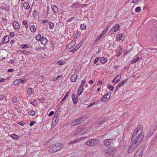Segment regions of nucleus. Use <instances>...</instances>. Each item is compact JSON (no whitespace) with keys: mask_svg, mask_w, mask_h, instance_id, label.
I'll return each instance as SVG.
<instances>
[{"mask_svg":"<svg viewBox=\"0 0 157 157\" xmlns=\"http://www.w3.org/2000/svg\"><path fill=\"white\" fill-rule=\"evenodd\" d=\"M114 150V148L113 147H108L107 149H104V153L106 156V157L109 156Z\"/></svg>","mask_w":157,"mask_h":157,"instance_id":"3","label":"nucleus"},{"mask_svg":"<svg viewBox=\"0 0 157 157\" xmlns=\"http://www.w3.org/2000/svg\"><path fill=\"white\" fill-rule=\"evenodd\" d=\"M58 64L59 65H62L64 63L63 62L62 60H59L58 62Z\"/></svg>","mask_w":157,"mask_h":157,"instance_id":"44","label":"nucleus"},{"mask_svg":"<svg viewBox=\"0 0 157 157\" xmlns=\"http://www.w3.org/2000/svg\"><path fill=\"white\" fill-rule=\"evenodd\" d=\"M40 41L41 43L44 45H45L48 41L47 39L45 37H42Z\"/></svg>","mask_w":157,"mask_h":157,"instance_id":"15","label":"nucleus"},{"mask_svg":"<svg viewBox=\"0 0 157 157\" xmlns=\"http://www.w3.org/2000/svg\"><path fill=\"white\" fill-rule=\"evenodd\" d=\"M37 13L36 10H35L33 12V16H37Z\"/></svg>","mask_w":157,"mask_h":157,"instance_id":"50","label":"nucleus"},{"mask_svg":"<svg viewBox=\"0 0 157 157\" xmlns=\"http://www.w3.org/2000/svg\"><path fill=\"white\" fill-rule=\"evenodd\" d=\"M22 23L24 25L26 26V25H28L27 22L26 21H23Z\"/></svg>","mask_w":157,"mask_h":157,"instance_id":"55","label":"nucleus"},{"mask_svg":"<svg viewBox=\"0 0 157 157\" xmlns=\"http://www.w3.org/2000/svg\"><path fill=\"white\" fill-rule=\"evenodd\" d=\"M78 118L75 121H74L71 124L73 126H75L78 124Z\"/></svg>","mask_w":157,"mask_h":157,"instance_id":"25","label":"nucleus"},{"mask_svg":"<svg viewBox=\"0 0 157 157\" xmlns=\"http://www.w3.org/2000/svg\"><path fill=\"white\" fill-rule=\"evenodd\" d=\"M152 40L153 42L157 43V35H156L155 37H154Z\"/></svg>","mask_w":157,"mask_h":157,"instance_id":"45","label":"nucleus"},{"mask_svg":"<svg viewBox=\"0 0 157 157\" xmlns=\"http://www.w3.org/2000/svg\"><path fill=\"white\" fill-rule=\"evenodd\" d=\"M99 60V58L98 57H97L94 61V63H96Z\"/></svg>","mask_w":157,"mask_h":157,"instance_id":"48","label":"nucleus"},{"mask_svg":"<svg viewBox=\"0 0 157 157\" xmlns=\"http://www.w3.org/2000/svg\"><path fill=\"white\" fill-rule=\"evenodd\" d=\"M13 25L14 29L16 30H18L20 28L19 25L17 21H13Z\"/></svg>","mask_w":157,"mask_h":157,"instance_id":"8","label":"nucleus"},{"mask_svg":"<svg viewBox=\"0 0 157 157\" xmlns=\"http://www.w3.org/2000/svg\"><path fill=\"white\" fill-rule=\"evenodd\" d=\"M62 147V144L60 143H57L53 144L52 146V152H54L59 151L61 149Z\"/></svg>","mask_w":157,"mask_h":157,"instance_id":"2","label":"nucleus"},{"mask_svg":"<svg viewBox=\"0 0 157 157\" xmlns=\"http://www.w3.org/2000/svg\"><path fill=\"white\" fill-rule=\"evenodd\" d=\"M97 140L95 139L90 140L86 141L85 144L87 145L93 146Z\"/></svg>","mask_w":157,"mask_h":157,"instance_id":"6","label":"nucleus"},{"mask_svg":"<svg viewBox=\"0 0 157 157\" xmlns=\"http://www.w3.org/2000/svg\"><path fill=\"white\" fill-rule=\"evenodd\" d=\"M72 98L74 104H76L78 102L77 97L76 94L74 93L72 96Z\"/></svg>","mask_w":157,"mask_h":157,"instance_id":"9","label":"nucleus"},{"mask_svg":"<svg viewBox=\"0 0 157 157\" xmlns=\"http://www.w3.org/2000/svg\"><path fill=\"white\" fill-rule=\"evenodd\" d=\"M26 82V80H20V82L23 83H25Z\"/></svg>","mask_w":157,"mask_h":157,"instance_id":"64","label":"nucleus"},{"mask_svg":"<svg viewBox=\"0 0 157 157\" xmlns=\"http://www.w3.org/2000/svg\"><path fill=\"white\" fill-rule=\"evenodd\" d=\"M12 101L13 102L16 103L17 102V98H13L12 99Z\"/></svg>","mask_w":157,"mask_h":157,"instance_id":"46","label":"nucleus"},{"mask_svg":"<svg viewBox=\"0 0 157 157\" xmlns=\"http://www.w3.org/2000/svg\"><path fill=\"white\" fill-rule=\"evenodd\" d=\"M78 49V44H77L75 47L74 48L71 49L70 52H74L76 51Z\"/></svg>","mask_w":157,"mask_h":157,"instance_id":"22","label":"nucleus"},{"mask_svg":"<svg viewBox=\"0 0 157 157\" xmlns=\"http://www.w3.org/2000/svg\"><path fill=\"white\" fill-rule=\"evenodd\" d=\"M44 78V77L42 76H40L39 78V81L40 82H42L43 81V79Z\"/></svg>","mask_w":157,"mask_h":157,"instance_id":"40","label":"nucleus"},{"mask_svg":"<svg viewBox=\"0 0 157 157\" xmlns=\"http://www.w3.org/2000/svg\"><path fill=\"white\" fill-rule=\"evenodd\" d=\"M14 34L13 32H11L10 33V37H12L14 36Z\"/></svg>","mask_w":157,"mask_h":157,"instance_id":"54","label":"nucleus"},{"mask_svg":"<svg viewBox=\"0 0 157 157\" xmlns=\"http://www.w3.org/2000/svg\"><path fill=\"white\" fill-rule=\"evenodd\" d=\"M105 120V119L104 118H102L101 120V121L100 120V122H99V123L100 124H101L102 123H103V122Z\"/></svg>","mask_w":157,"mask_h":157,"instance_id":"61","label":"nucleus"},{"mask_svg":"<svg viewBox=\"0 0 157 157\" xmlns=\"http://www.w3.org/2000/svg\"><path fill=\"white\" fill-rule=\"evenodd\" d=\"M70 92L69 91L67 92L66 93V94L64 96L63 98L62 99L61 102L62 101H64L66 99V98L68 96Z\"/></svg>","mask_w":157,"mask_h":157,"instance_id":"26","label":"nucleus"},{"mask_svg":"<svg viewBox=\"0 0 157 157\" xmlns=\"http://www.w3.org/2000/svg\"><path fill=\"white\" fill-rule=\"evenodd\" d=\"M85 82V80H83L81 82V86H83Z\"/></svg>","mask_w":157,"mask_h":157,"instance_id":"59","label":"nucleus"},{"mask_svg":"<svg viewBox=\"0 0 157 157\" xmlns=\"http://www.w3.org/2000/svg\"><path fill=\"white\" fill-rule=\"evenodd\" d=\"M135 11L136 12H140V8L139 7H137L135 9Z\"/></svg>","mask_w":157,"mask_h":157,"instance_id":"42","label":"nucleus"},{"mask_svg":"<svg viewBox=\"0 0 157 157\" xmlns=\"http://www.w3.org/2000/svg\"><path fill=\"white\" fill-rule=\"evenodd\" d=\"M78 5V3L76 2V3L72 4L71 6V7L73 8H76L77 7Z\"/></svg>","mask_w":157,"mask_h":157,"instance_id":"35","label":"nucleus"},{"mask_svg":"<svg viewBox=\"0 0 157 157\" xmlns=\"http://www.w3.org/2000/svg\"><path fill=\"white\" fill-rule=\"evenodd\" d=\"M5 98V96L3 95H0V101L2 100Z\"/></svg>","mask_w":157,"mask_h":157,"instance_id":"53","label":"nucleus"},{"mask_svg":"<svg viewBox=\"0 0 157 157\" xmlns=\"http://www.w3.org/2000/svg\"><path fill=\"white\" fill-rule=\"evenodd\" d=\"M139 57H137L136 58L134 59V60H133L132 61V63H135L138 60H139Z\"/></svg>","mask_w":157,"mask_h":157,"instance_id":"39","label":"nucleus"},{"mask_svg":"<svg viewBox=\"0 0 157 157\" xmlns=\"http://www.w3.org/2000/svg\"><path fill=\"white\" fill-rule=\"evenodd\" d=\"M30 30L32 32H34L36 31L35 27L34 25H32L30 27Z\"/></svg>","mask_w":157,"mask_h":157,"instance_id":"30","label":"nucleus"},{"mask_svg":"<svg viewBox=\"0 0 157 157\" xmlns=\"http://www.w3.org/2000/svg\"><path fill=\"white\" fill-rule=\"evenodd\" d=\"M86 29V26L83 24L80 25V29L82 30H84Z\"/></svg>","mask_w":157,"mask_h":157,"instance_id":"32","label":"nucleus"},{"mask_svg":"<svg viewBox=\"0 0 157 157\" xmlns=\"http://www.w3.org/2000/svg\"><path fill=\"white\" fill-rule=\"evenodd\" d=\"M23 6L25 9H28L30 7L29 4L27 2H25L23 4Z\"/></svg>","mask_w":157,"mask_h":157,"instance_id":"20","label":"nucleus"},{"mask_svg":"<svg viewBox=\"0 0 157 157\" xmlns=\"http://www.w3.org/2000/svg\"><path fill=\"white\" fill-rule=\"evenodd\" d=\"M41 38L42 37H41V36L39 34V35H37L36 36V40L37 41H39L40 40Z\"/></svg>","mask_w":157,"mask_h":157,"instance_id":"36","label":"nucleus"},{"mask_svg":"<svg viewBox=\"0 0 157 157\" xmlns=\"http://www.w3.org/2000/svg\"><path fill=\"white\" fill-rule=\"evenodd\" d=\"M140 0H132V2L133 3H136L138 2Z\"/></svg>","mask_w":157,"mask_h":157,"instance_id":"62","label":"nucleus"},{"mask_svg":"<svg viewBox=\"0 0 157 157\" xmlns=\"http://www.w3.org/2000/svg\"><path fill=\"white\" fill-rule=\"evenodd\" d=\"M9 39V37L8 36H6L4 37L2 40V42L3 43H7Z\"/></svg>","mask_w":157,"mask_h":157,"instance_id":"16","label":"nucleus"},{"mask_svg":"<svg viewBox=\"0 0 157 157\" xmlns=\"http://www.w3.org/2000/svg\"><path fill=\"white\" fill-rule=\"evenodd\" d=\"M155 130V129L154 128H151L147 134L146 136L147 138L150 137L154 132Z\"/></svg>","mask_w":157,"mask_h":157,"instance_id":"7","label":"nucleus"},{"mask_svg":"<svg viewBox=\"0 0 157 157\" xmlns=\"http://www.w3.org/2000/svg\"><path fill=\"white\" fill-rule=\"evenodd\" d=\"M119 27H120V26H119V25L117 24L116 25V26H115V27H114V32H116L118 30V29L119 28Z\"/></svg>","mask_w":157,"mask_h":157,"instance_id":"33","label":"nucleus"},{"mask_svg":"<svg viewBox=\"0 0 157 157\" xmlns=\"http://www.w3.org/2000/svg\"><path fill=\"white\" fill-rule=\"evenodd\" d=\"M49 28L50 29H53L54 26V24L50 21L49 22Z\"/></svg>","mask_w":157,"mask_h":157,"instance_id":"29","label":"nucleus"},{"mask_svg":"<svg viewBox=\"0 0 157 157\" xmlns=\"http://www.w3.org/2000/svg\"><path fill=\"white\" fill-rule=\"evenodd\" d=\"M77 75L75 74H73L71 77V81L73 82H75L77 79Z\"/></svg>","mask_w":157,"mask_h":157,"instance_id":"18","label":"nucleus"},{"mask_svg":"<svg viewBox=\"0 0 157 157\" xmlns=\"http://www.w3.org/2000/svg\"><path fill=\"white\" fill-rule=\"evenodd\" d=\"M75 44V41H72L70 43L67 44L66 46V48L68 49H70Z\"/></svg>","mask_w":157,"mask_h":157,"instance_id":"13","label":"nucleus"},{"mask_svg":"<svg viewBox=\"0 0 157 157\" xmlns=\"http://www.w3.org/2000/svg\"><path fill=\"white\" fill-rule=\"evenodd\" d=\"M100 61L101 63H105L106 62L107 60L104 57H102Z\"/></svg>","mask_w":157,"mask_h":157,"instance_id":"31","label":"nucleus"},{"mask_svg":"<svg viewBox=\"0 0 157 157\" xmlns=\"http://www.w3.org/2000/svg\"><path fill=\"white\" fill-rule=\"evenodd\" d=\"M54 113V112L53 111H51L49 114L48 116H52Z\"/></svg>","mask_w":157,"mask_h":157,"instance_id":"58","label":"nucleus"},{"mask_svg":"<svg viewBox=\"0 0 157 157\" xmlns=\"http://www.w3.org/2000/svg\"><path fill=\"white\" fill-rule=\"evenodd\" d=\"M108 29V28H106L104 29V30L102 32L104 33V34H105L107 32Z\"/></svg>","mask_w":157,"mask_h":157,"instance_id":"57","label":"nucleus"},{"mask_svg":"<svg viewBox=\"0 0 157 157\" xmlns=\"http://www.w3.org/2000/svg\"><path fill=\"white\" fill-rule=\"evenodd\" d=\"M85 127H84V128H80L81 130L80 131V132H81V131H83V132H84V133H85V132L86 131V128H85Z\"/></svg>","mask_w":157,"mask_h":157,"instance_id":"51","label":"nucleus"},{"mask_svg":"<svg viewBox=\"0 0 157 157\" xmlns=\"http://www.w3.org/2000/svg\"><path fill=\"white\" fill-rule=\"evenodd\" d=\"M56 119L55 117H53L52 120V123H53L54 121H55V123L57 122V121H56Z\"/></svg>","mask_w":157,"mask_h":157,"instance_id":"52","label":"nucleus"},{"mask_svg":"<svg viewBox=\"0 0 157 157\" xmlns=\"http://www.w3.org/2000/svg\"><path fill=\"white\" fill-rule=\"evenodd\" d=\"M102 37L101 35H100L99 36H98L95 39V41H98Z\"/></svg>","mask_w":157,"mask_h":157,"instance_id":"43","label":"nucleus"},{"mask_svg":"<svg viewBox=\"0 0 157 157\" xmlns=\"http://www.w3.org/2000/svg\"><path fill=\"white\" fill-rule=\"evenodd\" d=\"M80 89H79V90H81L80 91V93H79V95H80L82 92V91L83 90V87L82 86H80Z\"/></svg>","mask_w":157,"mask_h":157,"instance_id":"41","label":"nucleus"},{"mask_svg":"<svg viewBox=\"0 0 157 157\" xmlns=\"http://www.w3.org/2000/svg\"><path fill=\"white\" fill-rule=\"evenodd\" d=\"M121 52H117L116 55L117 56H119L121 55Z\"/></svg>","mask_w":157,"mask_h":157,"instance_id":"63","label":"nucleus"},{"mask_svg":"<svg viewBox=\"0 0 157 157\" xmlns=\"http://www.w3.org/2000/svg\"><path fill=\"white\" fill-rule=\"evenodd\" d=\"M122 37V35L121 34H119L117 35L116 36V38L119 40H121Z\"/></svg>","mask_w":157,"mask_h":157,"instance_id":"34","label":"nucleus"},{"mask_svg":"<svg viewBox=\"0 0 157 157\" xmlns=\"http://www.w3.org/2000/svg\"><path fill=\"white\" fill-rule=\"evenodd\" d=\"M111 95L110 93L107 92L102 97L101 101L102 102L106 101L110 98Z\"/></svg>","mask_w":157,"mask_h":157,"instance_id":"5","label":"nucleus"},{"mask_svg":"<svg viewBox=\"0 0 157 157\" xmlns=\"http://www.w3.org/2000/svg\"><path fill=\"white\" fill-rule=\"evenodd\" d=\"M23 54H27L29 53V52L25 50L23 51Z\"/></svg>","mask_w":157,"mask_h":157,"instance_id":"60","label":"nucleus"},{"mask_svg":"<svg viewBox=\"0 0 157 157\" xmlns=\"http://www.w3.org/2000/svg\"><path fill=\"white\" fill-rule=\"evenodd\" d=\"M151 28L154 32L157 33V22H154L152 25V27Z\"/></svg>","mask_w":157,"mask_h":157,"instance_id":"10","label":"nucleus"},{"mask_svg":"<svg viewBox=\"0 0 157 157\" xmlns=\"http://www.w3.org/2000/svg\"><path fill=\"white\" fill-rule=\"evenodd\" d=\"M86 117L85 116H83L82 117L79 118V124L81 123L82 122L86 119Z\"/></svg>","mask_w":157,"mask_h":157,"instance_id":"23","label":"nucleus"},{"mask_svg":"<svg viewBox=\"0 0 157 157\" xmlns=\"http://www.w3.org/2000/svg\"><path fill=\"white\" fill-rule=\"evenodd\" d=\"M143 152L142 150H139L136 153L135 157H142Z\"/></svg>","mask_w":157,"mask_h":157,"instance_id":"14","label":"nucleus"},{"mask_svg":"<svg viewBox=\"0 0 157 157\" xmlns=\"http://www.w3.org/2000/svg\"><path fill=\"white\" fill-rule=\"evenodd\" d=\"M127 79H126L125 80H124L121 82L119 83L118 84L117 86L116 87V89H118V88L121 87V86L124 84L126 82V81L127 80Z\"/></svg>","mask_w":157,"mask_h":157,"instance_id":"17","label":"nucleus"},{"mask_svg":"<svg viewBox=\"0 0 157 157\" xmlns=\"http://www.w3.org/2000/svg\"><path fill=\"white\" fill-rule=\"evenodd\" d=\"M20 79H16L14 81L13 84L15 85L19 84L20 83Z\"/></svg>","mask_w":157,"mask_h":157,"instance_id":"28","label":"nucleus"},{"mask_svg":"<svg viewBox=\"0 0 157 157\" xmlns=\"http://www.w3.org/2000/svg\"><path fill=\"white\" fill-rule=\"evenodd\" d=\"M29 113L30 115L33 116L35 115V112L33 110H30L29 112Z\"/></svg>","mask_w":157,"mask_h":157,"instance_id":"37","label":"nucleus"},{"mask_svg":"<svg viewBox=\"0 0 157 157\" xmlns=\"http://www.w3.org/2000/svg\"><path fill=\"white\" fill-rule=\"evenodd\" d=\"M30 103L34 105H37V101L36 100H34L33 101L32 103Z\"/></svg>","mask_w":157,"mask_h":157,"instance_id":"49","label":"nucleus"},{"mask_svg":"<svg viewBox=\"0 0 157 157\" xmlns=\"http://www.w3.org/2000/svg\"><path fill=\"white\" fill-rule=\"evenodd\" d=\"M33 92L34 89L32 88H29L27 90V93L29 94H31Z\"/></svg>","mask_w":157,"mask_h":157,"instance_id":"24","label":"nucleus"},{"mask_svg":"<svg viewBox=\"0 0 157 157\" xmlns=\"http://www.w3.org/2000/svg\"><path fill=\"white\" fill-rule=\"evenodd\" d=\"M36 122L34 121H33L31 122L29 124V125L31 126H32Z\"/></svg>","mask_w":157,"mask_h":157,"instance_id":"56","label":"nucleus"},{"mask_svg":"<svg viewBox=\"0 0 157 157\" xmlns=\"http://www.w3.org/2000/svg\"><path fill=\"white\" fill-rule=\"evenodd\" d=\"M52 9L54 13H56L58 12V8L56 5H52Z\"/></svg>","mask_w":157,"mask_h":157,"instance_id":"19","label":"nucleus"},{"mask_svg":"<svg viewBox=\"0 0 157 157\" xmlns=\"http://www.w3.org/2000/svg\"><path fill=\"white\" fill-rule=\"evenodd\" d=\"M143 131V127L140 125L135 129L132 135L131 140L132 142H134L140 145V144L142 141L144 135L142 134Z\"/></svg>","mask_w":157,"mask_h":157,"instance_id":"1","label":"nucleus"},{"mask_svg":"<svg viewBox=\"0 0 157 157\" xmlns=\"http://www.w3.org/2000/svg\"><path fill=\"white\" fill-rule=\"evenodd\" d=\"M112 140L111 139H107L104 140V143L106 146H108L110 145L112 142Z\"/></svg>","mask_w":157,"mask_h":157,"instance_id":"11","label":"nucleus"},{"mask_svg":"<svg viewBox=\"0 0 157 157\" xmlns=\"http://www.w3.org/2000/svg\"><path fill=\"white\" fill-rule=\"evenodd\" d=\"M28 44H23L21 46L22 48H28Z\"/></svg>","mask_w":157,"mask_h":157,"instance_id":"47","label":"nucleus"},{"mask_svg":"<svg viewBox=\"0 0 157 157\" xmlns=\"http://www.w3.org/2000/svg\"><path fill=\"white\" fill-rule=\"evenodd\" d=\"M107 87L108 89L112 91L113 90L114 87H113L111 85L108 84L107 86Z\"/></svg>","mask_w":157,"mask_h":157,"instance_id":"38","label":"nucleus"},{"mask_svg":"<svg viewBox=\"0 0 157 157\" xmlns=\"http://www.w3.org/2000/svg\"><path fill=\"white\" fill-rule=\"evenodd\" d=\"M11 137L14 139L17 140L18 138L17 135L15 134H12L11 135Z\"/></svg>","mask_w":157,"mask_h":157,"instance_id":"27","label":"nucleus"},{"mask_svg":"<svg viewBox=\"0 0 157 157\" xmlns=\"http://www.w3.org/2000/svg\"><path fill=\"white\" fill-rule=\"evenodd\" d=\"M121 75H117L112 81V82L114 83H117L120 80Z\"/></svg>","mask_w":157,"mask_h":157,"instance_id":"12","label":"nucleus"},{"mask_svg":"<svg viewBox=\"0 0 157 157\" xmlns=\"http://www.w3.org/2000/svg\"><path fill=\"white\" fill-rule=\"evenodd\" d=\"M78 139H75V140H73L72 141H70L69 142L68 144H74L75 143H78Z\"/></svg>","mask_w":157,"mask_h":157,"instance_id":"21","label":"nucleus"},{"mask_svg":"<svg viewBox=\"0 0 157 157\" xmlns=\"http://www.w3.org/2000/svg\"><path fill=\"white\" fill-rule=\"evenodd\" d=\"M139 145V144L136 143L134 142H132V145L129 146V148L128 149V152L129 153L132 152L136 147Z\"/></svg>","mask_w":157,"mask_h":157,"instance_id":"4","label":"nucleus"}]
</instances>
